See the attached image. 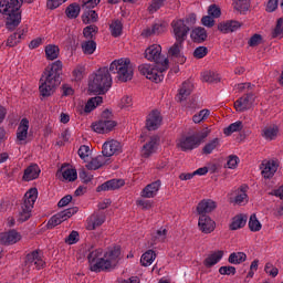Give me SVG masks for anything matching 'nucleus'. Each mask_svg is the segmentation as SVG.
<instances>
[{"instance_id":"obj_1","label":"nucleus","mask_w":283,"mask_h":283,"mask_svg":"<svg viewBox=\"0 0 283 283\" xmlns=\"http://www.w3.org/2000/svg\"><path fill=\"white\" fill-rule=\"evenodd\" d=\"M117 74L116 81L119 83H127L134 78V66L129 59H118L111 63L109 69L104 66L97 70L91 77L88 90L94 94H105L112 87V75Z\"/></svg>"},{"instance_id":"obj_2","label":"nucleus","mask_w":283,"mask_h":283,"mask_svg":"<svg viewBox=\"0 0 283 283\" xmlns=\"http://www.w3.org/2000/svg\"><path fill=\"white\" fill-rule=\"evenodd\" d=\"M63 72V62L61 60H57L53 62L51 65H49L44 74L42 75L40 80V94L44 98H48L49 96H52L54 94V88L59 87L61 85V74Z\"/></svg>"},{"instance_id":"obj_3","label":"nucleus","mask_w":283,"mask_h":283,"mask_svg":"<svg viewBox=\"0 0 283 283\" xmlns=\"http://www.w3.org/2000/svg\"><path fill=\"white\" fill-rule=\"evenodd\" d=\"M23 0H0V14L6 21L7 30H14L21 23Z\"/></svg>"},{"instance_id":"obj_4","label":"nucleus","mask_w":283,"mask_h":283,"mask_svg":"<svg viewBox=\"0 0 283 283\" xmlns=\"http://www.w3.org/2000/svg\"><path fill=\"white\" fill-rule=\"evenodd\" d=\"M145 59L153 61L155 65L159 66L161 72L169 70V59L163 56V46L160 44H153L145 50Z\"/></svg>"},{"instance_id":"obj_5","label":"nucleus","mask_w":283,"mask_h":283,"mask_svg":"<svg viewBox=\"0 0 283 283\" xmlns=\"http://www.w3.org/2000/svg\"><path fill=\"white\" fill-rule=\"evenodd\" d=\"M39 198V190L36 188H31L24 195V201L21 206V211L19 213V222H27L32 217V209H34V202Z\"/></svg>"},{"instance_id":"obj_6","label":"nucleus","mask_w":283,"mask_h":283,"mask_svg":"<svg viewBox=\"0 0 283 283\" xmlns=\"http://www.w3.org/2000/svg\"><path fill=\"white\" fill-rule=\"evenodd\" d=\"M87 260L90 264V270L93 273H101V271H105V256L103 249H91L87 254Z\"/></svg>"},{"instance_id":"obj_7","label":"nucleus","mask_w":283,"mask_h":283,"mask_svg":"<svg viewBox=\"0 0 283 283\" xmlns=\"http://www.w3.org/2000/svg\"><path fill=\"white\" fill-rule=\"evenodd\" d=\"M138 71L148 81H153L154 83H160L165 78V75H163L165 71L160 70L158 64H155V66L151 64H142L138 66Z\"/></svg>"},{"instance_id":"obj_8","label":"nucleus","mask_w":283,"mask_h":283,"mask_svg":"<svg viewBox=\"0 0 283 283\" xmlns=\"http://www.w3.org/2000/svg\"><path fill=\"white\" fill-rule=\"evenodd\" d=\"M111 115L112 113H109V111H104L102 113V118L92 124L91 127L93 132H95L96 134H107L112 132V129L116 127V122L107 118Z\"/></svg>"},{"instance_id":"obj_9","label":"nucleus","mask_w":283,"mask_h":283,"mask_svg":"<svg viewBox=\"0 0 283 283\" xmlns=\"http://www.w3.org/2000/svg\"><path fill=\"white\" fill-rule=\"evenodd\" d=\"M171 28H172V34L176 41H181V42L187 41V36L191 29L187 25V23H185V20L182 19L174 20L171 22Z\"/></svg>"},{"instance_id":"obj_10","label":"nucleus","mask_w":283,"mask_h":283,"mask_svg":"<svg viewBox=\"0 0 283 283\" xmlns=\"http://www.w3.org/2000/svg\"><path fill=\"white\" fill-rule=\"evenodd\" d=\"M120 258V248L114 247L104 253V271H112L118 264Z\"/></svg>"},{"instance_id":"obj_11","label":"nucleus","mask_w":283,"mask_h":283,"mask_svg":"<svg viewBox=\"0 0 283 283\" xmlns=\"http://www.w3.org/2000/svg\"><path fill=\"white\" fill-rule=\"evenodd\" d=\"M177 147H179L181 151H192V149L200 147V139H198L196 135L181 137L177 143Z\"/></svg>"},{"instance_id":"obj_12","label":"nucleus","mask_w":283,"mask_h":283,"mask_svg":"<svg viewBox=\"0 0 283 283\" xmlns=\"http://www.w3.org/2000/svg\"><path fill=\"white\" fill-rule=\"evenodd\" d=\"M185 42L180 40H176L174 45H171L168 50V56H171L176 63H179L180 65H185L187 62V57L182 55V45Z\"/></svg>"},{"instance_id":"obj_13","label":"nucleus","mask_w":283,"mask_h":283,"mask_svg":"<svg viewBox=\"0 0 283 283\" xmlns=\"http://www.w3.org/2000/svg\"><path fill=\"white\" fill-rule=\"evenodd\" d=\"M253 103H255V95L247 93L234 102V107L237 112H247L253 107Z\"/></svg>"},{"instance_id":"obj_14","label":"nucleus","mask_w":283,"mask_h":283,"mask_svg":"<svg viewBox=\"0 0 283 283\" xmlns=\"http://www.w3.org/2000/svg\"><path fill=\"white\" fill-rule=\"evenodd\" d=\"M163 125V115L159 111H151L146 118V128L148 132H156Z\"/></svg>"},{"instance_id":"obj_15","label":"nucleus","mask_w":283,"mask_h":283,"mask_svg":"<svg viewBox=\"0 0 283 283\" xmlns=\"http://www.w3.org/2000/svg\"><path fill=\"white\" fill-rule=\"evenodd\" d=\"M277 161L275 160H264L261 164V176L265 178V180H271L275 176V172L277 171Z\"/></svg>"},{"instance_id":"obj_16","label":"nucleus","mask_w":283,"mask_h":283,"mask_svg":"<svg viewBox=\"0 0 283 283\" xmlns=\"http://www.w3.org/2000/svg\"><path fill=\"white\" fill-rule=\"evenodd\" d=\"M28 129H30V120L22 118L17 129V145H25V140H28Z\"/></svg>"},{"instance_id":"obj_17","label":"nucleus","mask_w":283,"mask_h":283,"mask_svg":"<svg viewBox=\"0 0 283 283\" xmlns=\"http://www.w3.org/2000/svg\"><path fill=\"white\" fill-rule=\"evenodd\" d=\"M20 240L21 233H19L17 230L0 233V242L1 244H4V247L17 244V242H20Z\"/></svg>"},{"instance_id":"obj_18","label":"nucleus","mask_w":283,"mask_h":283,"mask_svg":"<svg viewBox=\"0 0 283 283\" xmlns=\"http://www.w3.org/2000/svg\"><path fill=\"white\" fill-rule=\"evenodd\" d=\"M102 154L106 158H112L115 154H120V144L118 140H108L103 144Z\"/></svg>"},{"instance_id":"obj_19","label":"nucleus","mask_w":283,"mask_h":283,"mask_svg":"<svg viewBox=\"0 0 283 283\" xmlns=\"http://www.w3.org/2000/svg\"><path fill=\"white\" fill-rule=\"evenodd\" d=\"M158 136H151L148 142H146L142 148L143 158H149V156L156 154L158 149Z\"/></svg>"},{"instance_id":"obj_20","label":"nucleus","mask_w":283,"mask_h":283,"mask_svg":"<svg viewBox=\"0 0 283 283\" xmlns=\"http://www.w3.org/2000/svg\"><path fill=\"white\" fill-rule=\"evenodd\" d=\"M242 28V23L235 20H228L218 24L219 32L222 34H230V32H238Z\"/></svg>"},{"instance_id":"obj_21","label":"nucleus","mask_w":283,"mask_h":283,"mask_svg":"<svg viewBox=\"0 0 283 283\" xmlns=\"http://www.w3.org/2000/svg\"><path fill=\"white\" fill-rule=\"evenodd\" d=\"M199 229L202 233H211L216 229V222L211 220L210 216L201 214L199 217Z\"/></svg>"},{"instance_id":"obj_22","label":"nucleus","mask_w":283,"mask_h":283,"mask_svg":"<svg viewBox=\"0 0 283 283\" xmlns=\"http://www.w3.org/2000/svg\"><path fill=\"white\" fill-rule=\"evenodd\" d=\"M125 186V180L123 179H111L105 181L101 186L97 187V191H115V189H120V187Z\"/></svg>"},{"instance_id":"obj_23","label":"nucleus","mask_w":283,"mask_h":283,"mask_svg":"<svg viewBox=\"0 0 283 283\" xmlns=\"http://www.w3.org/2000/svg\"><path fill=\"white\" fill-rule=\"evenodd\" d=\"M217 207L216 201L203 199L198 203L197 211L199 216H207V213H211V211L216 210Z\"/></svg>"},{"instance_id":"obj_24","label":"nucleus","mask_w":283,"mask_h":283,"mask_svg":"<svg viewBox=\"0 0 283 283\" xmlns=\"http://www.w3.org/2000/svg\"><path fill=\"white\" fill-rule=\"evenodd\" d=\"M160 180H156L149 185H147L142 191V198H155L160 191Z\"/></svg>"},{"instance_id":"obj_25","label":"nucleus","mask_w":283,"mask_h":283,"mask_svg":"<svg viewBox=\"0 0 283 283\" xmlns=\"http://www.w3.org/2000/svg\"><path fill=\"white\" fill-rule=\"evenodd\" d=\"M57 178H62V180H66V182H74L76 178H78V172L74 168H61L56 172Z\"/></svg>"},{"instance_id":"obj_26","label":"nucleus","mask_w":283,"mask_h":283,"mask_svg":"<svg viewBox=\"0 0 283 283\" xmlns=\"http://www.w3.org/2000/svg\"><path fill=\"white\" fill-rule=\"evenodd\" d=\"M104 165H109V158H107L106 156L98 155L95 158H93L88 165H86V168L90 171H96V169H101V167H103Z\"/></svg>"},{"instance_id":"obj_27","label":"nucleus","mask_w":283,"mask_h":283,"mask_svg":"<svg viewBox=\"0 0 283 283\" xmlns=\"http://www.w3.org/2000/svg\"><path fill=\"white\" fill-rule=\"evenodd\" d=\"M40 175L41 168H39V165L32 164L24 170L22 180H24L25 182H30L31 180H36Z\"/></svg>"},{"instance_id":"obj_28","label":"nucleus","mask_w":283,"mask_h":283,"mask_svg":"<svg viewBox=\"0 0 283 283\" xmlns=\"http://www.w3.org/2000/svg\"><path fill=\"white\" fill-rule=\"evenodd\" d=\"M27 263L34 264L35 269L38 270H41L43 266H45V261H43V256H41V252L38 250L27 255Z\"/></svg>"},{"instance_id":"obj_29","label":"nucleus","mask_w":283,"mask_h":283,"mask_svg":"<svg viewBox=\"0 0 283 283\" xmlns=\"http://www.w3.org/2000/svg\"><path fill=\"white\" fill-rule=\"evenodd\" d=\"M191 92H193V84L189 81L184 82L177 94V101H179V103L187 101V97L191 95Z\"/></svg>"},{"instance_id":"obj_30","label":"nucleus","mask_w":283,"mask_h":283,"mask_svg":"<svg viewBox=\"0 0 283 283\" xmlns=\"http://www.w3.org/2000/svg\"><path fill=\"white\" fill-rule=\"evenodd\" d=\"M279 134H280V127L275 124L265 126L262 130V136L263 138H265V140H275Z\"/></svg>"},{"instance_id":"obj_31","label":"nucleus","mask_w":283,"mask_h":283,"mask_svg":"<svg viewBox=\"0 0 283 283\" xmlns=\"http://www.w3.org/2000/svg\"><path fill=\"white\" fill-rule=\"evenodd\" d=\"M222 258H224L223 251L213 252L205 259L203 264L207 266V269H211V266H216V264H218Z\"/></svg>"},{"instance_id":"obj_32","label":"nucleus","mask_w":283,"mask_h":283,"mask_svg":"<svg viewBox=\"0 0 283 283\" xmlns=\"http://www.w3.org/2000/svg\"><path fill=\"white\" fill-rule=\"evenodd\" d=\"M190 36L195 43H203V41H207V30L198 27L192 30Z\"/></svg>"},{"instance_id":"obj_33","label":"nucleus","mask_w":283,"mask_h":283,"mask_svg":"<svg viewBox=\"0 0 283 283\" xmlns=\"http://www.w3.org/2000/svg\"><path fill=\"white\" fill-rule=\"evenodd\" d=\"M247 216L243 214H238L232 219V222L230 224V230L231 231H238V229H242L243 227L247 226Z\"/></svg>"},{"instance_id":"obj_34","label":"nucleus","mask_w":283,"mask_h":283,"mask_svg":"<svg viewBox=\"0 0 283 283\" xmlns=\"http://www.w3.org/2000/svg\"><path fill=\"white\" fill-rule=\"evenodd\" d=\"M156 260V252L154 250L146 251L140 258L142 266H151Z\"/></svg>"},{"instance_id":"obj_35","label":"nucleus","mask_w":283,"mask_h":283,"mask_svg":"<svg viewBox=\"0 0 283 283\" xmlns=\"http://www.w3.org/2000/svg\"><path fill=\"white\" fill-rule=\"evenodd\" d=\"M109 31L114 39H118L123 34V22L120 20H113L109 24Z\"/></svg>"},{"instance_id":"obj_36","label":"nucleus","mask_w":283,"mask_h":283,"mask_svg":"<svg viewBox=\"0 0 283 283\" xmlns=\"http://www.w3.org/2000/svg\"><path fill=\"white\" fill-rule=\"evenodd\" d=\"M102 103H103V97L101 96L92 97L91 99L87 101L84 107V112H86V114H90V112H94V109H96V107H98V105H101Z\"/></svg>"},{"instance_id":"obj_37","label":"nucleus","mask_w":283,"mask_h":283,"mask_svg":"<svg viewBox=\"0 0 283 283\" xmlns=\"http://www.w3.org/2000/svg\"><path fill=\"white\" fill-rule=\"evenodd\" d=\"M228 262L230 264H242V262H247V253H244V252H232L229 255Z\"/></svg>"},{"instance_id":"obj_38","label":"nucleus","mask_w":283,"mask_h":283,"mask_svg":"<svg viewBox=\"0 0 283 283\" xmlns=\"http://www.w3.org/2000/svg\"><path fill=\"white\" fill-rule=\"evenodd\" d=\"M243 128H244V125L242 124V122L238 120L230 124L228 127H226L223 129V134L226 136H231V134H235V132H242Z\"/></svg>"},{"instance_id":"obj_39","label":"nucleus","mask_w":283,"mask_h":283,"mask_svg":"<svg viewBox=\"0 0 283 283\" xmlns=\"http://www.w3.org/2000/svg\"><path fill=\"white\" fill-rule=\"evenodd\" d=\"M233 9L240 14L249 11V0H232Z\"/></svg>"},{"instance_id":"obj_40","label":"nucleus","mask_w":283,"mask_h":283,"mask_svg":"<svg viewBox=\"0 0 283 283\" xmlns=\"http://www.w3.org/2000/svg\"><path fill=\"white\" fill-rule=\"evenodd\" d=\"M23 38V31H17L15 33L11 34L7 40L8 48H14L21 43V39Z\"/></svg>"},{"instance_id":"obj_41","label":"nucleus","mask_w":283,"mask_h":283,"mask_svg":"<svg viewBox=\"0 0 283 283\" xmlns=\"http://www.w3.org/2000/svg\"><path fill=\"white\" fill-rule=\"evenodd\" d=\"M65 14L69 19H76L81 14V6L78 3L70 4L65 10Z\"/></svg>"},{"instance_id":"obj_42","label":"nucleus","mask_w":283,"mask_h":283,"mask_svg":"<svg viewBox=\"0 0 283 283\" xmlns=\"http://www.w3.org/2000/svg\"><path fill=\"white\" fill-rule=\"evenodd\" d=\"M59 46L54 44H49L45 48V55L49 61H54L55 59H59Z\"/></svg>"},{"instance_id":"obj_43","label":"nucleus","mask_w":283,"mask_h":283,"mask_svg":"<svg viewBox=\"0 0 283 283\" xmlns=\"http://www.w3.org/2000/svg\"><path fill=\"white\" fill-rule=\"evenodd\" d=\"M202 81L205 83H219L220 75L213 71H206L202 73Z\"/></svg>"},{"instance_id":"obj_44","label":"nucleus","mask_w":283,"mask_h":283,"mask_svg":"<svg viewBox=\"0 0 283 283\" xmlns=\"http://www.w3.org/2000/svg\"><path fill=\"white\" fill-rule=\"evenodd\" d=\"M82 52L85 54H94V52H96V42L94 40L82 42Z\"/></svg>"},{"instance_id":"obj_45","label":"nucleus","mask_w":283,"mask_h":283,"mask_svg":"<svg viewBox=\"0 0 283 283\" xmlns=\"http://www.w3.org/2000/svg\"><path fill=\"white\" fill-rule=\"evenodd\" d=\"M211 114L210 109H201L199 113L195 114L192 116V120L193 123L198 124V123H202V120H207V118H209V115Z\"/></svg>"},{"instance_id":"obj_46","label":"nucleus","mask_w":283,"mask_h":283,"mask_svg":"<svg viewBox=\"0 0 283 283\" xmlns=\"http://www.w3.org/2000/svg\"><path fill=\"white\" fill-rule=\"evenodd\" d=\"M272 39H283V18L276 22V27L272 31Z\"/></svg>"},{"instance_id":"obj_47","label":"nucleus","mask_w":283,"mask_h":283,"mask_svg":"<svg viewBox=\"0 0 283 283\" xmlns=\"http://www.w3.org/2000/svg\"><path fill=\"white\" fill-rule=\"evenodd\" d=\"M249 229L253 232H258L262 229V223H260V220H258V217L255 214H251L250 217Z\"/></svg>"},{"instance_id":"obj_48","label":"nucleus","mask_w":283,"mask_h":283,"mask_svg":"<svg viewBox=\"0 0 283 283\" xmlns=\"http://www.w3.org/2000/svg\"><path fill=\"white\" fill-rule=\"evenodd\" d=\"M98 21V13L94 10H88L83 15L84 23H96Z\"/></svg>"},{"instance_id":"obj_49","label":"nucleus","mask_w":283,"mask_h":283,"mask_svg":"<svg viewBox=\"0 0 283 283\" xmlns=\"http://www.w3.org/2000/svg\"><path fill=\"white\" fill-rule=\"evenodd\" d=\"M62 222H65L61 213L54 214L49 221H48V229H54V227H59Z\"/></svg>"},{"instance_id":"obj_50","label":"nucleus","mask_w":283,"mask_h":283,"mask_svg":"<svg viewBox=\"0 0 283 283\" xmlns=\"http://www.w3.org/2000/svg\"><path fill=\"white\" fill-rule=\"evenodd\" d=\"M220 146V139L214 138L210 143L206 144L202 151L206 155L213 154V149Z\"/></svg>"},{"instance_id":"obj_51","label":"nucleus","mask_w":283,"mask_h":283,"mask_svg":"<svg viewBox=\"0 0 283 283\" xmlns=\"http://www.w3.org/2000/svg\"><path fill=\"white\" fill-rule=\"evenodd\" d=\"M72 74L75 81H82L83 76H85V65L83 64L76 65Z\"/></svg>"},{"instance_id":"obj_52","label":"nucleus","mask_w":283,"mask_h":283,"mask_svg":"<svg viewBox=\"0 0 283 283\" xmlns=\"http://www.w3.org/2000/svg\"><path fill=\"white\" fill-rule=\"evenodd\" d=\"M105 223V216L103 214H93L91 217V229H96L97 227H101L102 224Z\"/></svg>"},{"instance_id":"obj_53","label":"nucleus","mask_w":283,"mask_h":283,"mask_svg":"<svg viewBox=\"0 0 283 283\" xmlns=\"http://www.w3.org/2000/svg\"><path fill=\"white\" fill-rule=\"evenodd\" d=\"M97 33H98V27L96 25H88L83 30V35L85 39H94V35Z\"/></svg>"},{"instance_id":"obj_54","label":"nucleus","mask_w":283,"mask_h":283,"mask_svg":"<svg viewBox=\"0 0 283 283\" xmlns=\"http://www.w3.org/2000/svg\"><path fill=\"white\" fill-rule=\"evenodd\" d=\"M208 14L213 19H220L222 11L220 10V7H218V4H211L208 8Z\"/></svg>"},{"instance_id":"obj_55","label":"nucleus","mask_w":283,"mask_h":283,"mask_svg":"<svg viewBox=\"0 0 283 283\" xmlns=\"http://www.w3.org/2000/svg\"><path fill=\"white\" fill-rule=\"evenodd\" d=\"M59 213L65 222V220H70V218H72V216H74V213H78V208H76V207L69 208V209H66L64 211H61Z\"/></svg>"},{"instance_id":"obj_56","label":"nucleus","mask_w":283,"mask_h":283,"mask_svg":"<svg viewBox=\"0 0 283 283\" xmlns=\"http://www.w3.org/2000/svg\"><path fill=\"white\" fill-rule=\"evenodd\" d=\"M154 240H155V243L165 242V240H167V229L161 228L160 230H157L154 235Z\"/></svg>"},{"instance_id":"obj_57","label":"nucleus","mask_w":283,"mask_h":283,"mask_svg":"<svg viewBox=\"0 0 283 283\" xmlns=\"http://www.w3.org/2000/svg\"><path fill=\"white\" fill-rule=\"evenodd\" d=\"M207 54H209V49H207V46H199L193 51L195 59H205Z\"/></svg>"},{"instance_id":"obj_58","label":"nucleus","mask_w":283,"mask_h":283,"mask_svg":"<svg viewBox=\"0 0 283 283\" xmlns=\"http://www.w3.org/2000/svg\"><path fill=\"white\" fill-rule=\"evenodd\" d=\"M165 3V0H153L150 6L148 7L149 12L154 14V12H158L160 8H163V4Z\"/></svg>"},{"instance_id":"obj_59","label":"nucleus","mask_w":283,"mask_h":283,"mask_svg":"<svg viewBox=\"0 0 283 283\" xmlns=\"http://www.w3.org/2000/svg\"><path fill=\"white\" fill-rule=\"evenodd\" d=\"M264 271L271 277H277V273H280L277 268L273 266V264H271V263L265 264Z\"/></svg>"},{"instance_id":"obj_60","label":"nucleus","mask_w":283,"mask_h":283,"mask_svg":"<svg viewBox=\"0 0 283 283\" xmlns=\"http://www.w3.org/2000/svg\"><path fill=\"white\" fill-rule=\"evenodd\" d=\"M238 163H240V158L235 155H231L228 158L227 167L228 169H235L238 167Z\"/></svg>"},{"instance_id":"obj_61","label":"nucleus","mask_w":283,"mask_h":283,"mask_svg":"<svg viewBox=\"0 0 283 283\" xmlns=\"http://www.w3.org/2000/svg\"><path fill=\"white\" fill-rule=\"evenodd\" d=\"M219 273L220 275H235V266H221Z\"/></svg>"},{"instance_id":"obj_62","label":"nucleus","mask_w":283,"mask_h":283,"mask_svg":"<svg viewBox=\"0 0 283 283\" xmlns=\"http://www.w3.org/2000/svg\"><path fill=\"white\" fill-rule=\"evenodd\" d=\"M77 154L82 160H85L90 156V146L82 145L77 150Z\"/></svg>"},{"instance_id":"obj_63","label":"nucleus","mask_w":283,"mask_h":283,"mask_svg":"<svg viewBox=\"0 0 283 283\" xmlns=\"http://www.w3.org/2000/svg\"><path fill=\"white\" fill-rule=\"evenodd\" d=\"M201 23L205 28H213V25H216V20H213V17L211 15H205L201 19Z\"/></svg>"},{"instance_id":"obj_64","label":"nucleus","mask_w":283,"mask_h":283,"mask_svg":"<svg viewBox=\"0 0 283 283\" xmlns=\"http://www.w3.org/2000/svg\"><path fill=\"white\" fill-rule=\"evenodd\" d=\"M65 242L66 244H76V242H78V232L73 230L65 239Z\"/></svg>"}]
</instances>
